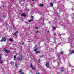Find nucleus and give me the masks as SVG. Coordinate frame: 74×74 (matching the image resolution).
Masks as SVG:
<instances>
[{"label":"nucleus","mask_w":74,"mask_h":74,"mask_svg":"<svg viewBox=\"0 0 74 74\" xmlns=\"http://www.w3.org/2000/svg\"><path fill=\"white\" fill-rule=\"evenodd\" d=\"M0 60H1V54H0Z\"/></svg>","instance_id":"nucleus-28"},{"label":"nucleus","mask_w":74,"mask_h":74,"mask_svg":"<svg viewBox=\"0 0 74 74\" xmlns=\"http://www.w3.org/2000/svg\"><path fill=\"white\" fill-rule=\"evenodd\" d=\"M23 1H24V0H23Z\"/></svg>","instance_id":"nucleus-39"},{"label":"nucleus","mask_w":74,"mask_h":74,"mask_svg":"<svg viewBox=\"0 0 74 74\" xmlns=\"http://www.w3.org/2000/svg\"><path fill=\"white\" fill-rule=\"evenodd\" d=\"M61 69H63L64 68L63 67H61Z\"/></svg>","instance_id":"nucleus-29"},{"label":"nucleus","mask_w":74,"mask_h":74,"mask_svg":"<svg viewBox=\"0 0 74 74\" xmlns=\"http://www.w3.org/2000/svg\"><path fill=\"white\" fill-rule=\"evenodd\" d=\"M38 63H40V59H39L38 60Z\"/></svg>","instance_id":"nucleus-25"},{"label":"nucleus","mask_w":74,"mask_h":74,"mask_svg":"<svg viewBox=\"0 0 74 74\" xmlns=\"http://www.w3.org/2000/svg\"><path fill=\"white\" fill-rule=\"evenodd\" d=\"M14 60H15V59H16V56L15 55L14 56Z\"/></svg>","instance_id":"nucleus-17"},{"label":"nucleus","mask_w":74,"mask_h":74,"mask_svg":"<svg viewBox=\"0 0 74 74\" xmlns=\"http://www.w3.org/2000/svg\"><path fill=\"white\" fill-rule=\"evenodd\" d=\"M53 29H56V28H55V27H53Z\"/></svg>","instance_id":"nucleus-21"},{"label":"nucleus","mask_w":74,"mask_h":74,"mask_svg":"<svg viewBox=\"0 0 74 74\" xmlns=\"http://www.w3.org/2000/svg\"><path fill=\"white\" fill-rule=\"evenodd\" d=\"M37 47V45H36L35 47V48H36Z\"/></svg>","instance_id":"nucleus-24"},{"label":"nucleus","mask_w":74,"mask_h":74,"mask_svg":"<svg viewBox=\"0 0 74 74\" xmlns=\"http://www.w3.org/2000/svg\"><path fill=\"white\" fill-rule=\"evenodd\" d=\"M63 52L62 51L60 53V54H61V55H63Z\"/></svg>","instance_id":"nucleus-20"},{"label":"nucleus","mask_w":74,"mask_h":74,"mask_svg":"<svg viewBox=\"0 0 74 74\" xmlns=\"http://www.w3.org/2000/svg\"><path fill=\"white\" fill-rule=\"evenodd\" d=\"M2 41H6V39H5V37L2 38L1 40V42H2Z\"/></svg>","instance_id":"nucleus-5"},{"label":"nucleus","mask_w":74,"mask_h":74,"mask_svg":"<svg viewBox=\"0 0 74 74\" xmlns=\"http://www.w3.org/2000/svg\"><path fill=\"white\" fill-rule=\"evenodd\" d=\"M1 8V7H0V9Z\"/></svg>","instance_id":"nucleus-37"},{"label":"nucleus","mask_w":74,"mask_h":74,"mask_svg":"<svg viewBox=\"0 0 74 74\" xmlns=\"http://www.w3.org/2000/svg\"><path fill=\"white\" fill-rule=\"evenodd\" d=\"M61 71H62V72L64 71V70L63 69H62Z\"/></svg>","instance_id":"nucleus-26"},{"label":"nucleus","mask_w":74,"mask_h":74,"mask_svg":"<svg viewBox=\"0 0 74 74\" xmlns=\"http://www.w3.org/2000/svg\"><path fill=\"white\" fill-rule=\"evenodd\" d=\"M40 52H41V51H37L36 52V53L37 54V53H40Z\"/></svg>","instance_id":"nucleus-11"},{"label":"nucleus","mask_w":74,"mask_h":74,"mask_svg":"<svg viewBox=\"0 0 74 74\" xmlns=\"http://www.w3.org/2000/svg\"><path fill=\"white\" fill-rule=\"evenodd\" d=\"M31 18H32V19H33V18H34L33 16H31Z\"/></svg>","instance_id":"nucleus-27"},{"label":"nucleus","mask_w":74,"mask_h":74,"mask_svg":"<svg viewBox=\"0 0 74 74\" xmlns=\"http://www.w3.org/2000/svg\"><path fill=\"white\" fill-rule=\"evenodd\" d=\"M0 21H1V22H2V21H3V19H1V20H0Z\"/></svg>","instance_id":"nucleus-30"},{"label":"nucleus","mask_w":74,"mask_h":74,"mask_svg":"<svg viewBox=\"0 0 74 74\" xmlns=\"http://www.w3.org/2000/svg\"><path fill=\"white\" fill-rule=\"evenodd\" d=\"M0 63L1 64H2V63H3V61L0 60Z\"/></svg>","instance_id":"nucleus-12"},{"label":"nucleus","mask_w":74,"mask_h":74,"mask_svg":"<svg viewBox=\"0 0 74 74\" xmlns=\"http://www.w3.org/2000/svg\"><path fill=\"white\" fill-rule=\"evenodd\" d=\"M19 74H25L24 72L22 71V70L21 69L19 71Z\"/></svg>","instance_id":"nucleus-2"},{"label":"nucleus","mask_w":74,"mask_h":74,"mask_svg":"<svg viewBox=\"0 0 74 74\" xmlns=\"http://www.w3.org/2000/svg\"><path fill=\"white\" fill-rule=\"evenodd\" d=\"M38 49V48H37V49H35L34 50V51H35V52L37 50V49Z\"/></svg>","instance_id":"nucleus-16"},{"label":"nucleus","mask_w":74,"mask_h":74,"mask_svg":"<svg viewBox=\"0 0 74 74\" xmlns=\"http://www.w3.org/2000/svg\"><path fill=\"white\" fill-rule=\"evenodd\" d=\"M33 19H31V20H29V22H31V21H33Z\"/></svg>","instance_id":"nucleus-15"},{"label":"nucleus","mask_w":74,"mask_h":74,"mask_svg":"<svg viewBox=\"0 0 74 74\" xmlns=\"http://www.w3.org/2000/svg\"><path fill=\"white\" fill-rule=\"evenodd\" d=\"M21 16H26V15H25V13H23L21 14Z\"/></svg>","instance_id":"nucleus-10"},{"label":"nucleus","mask_w":74,"mask_h":74,"mask_svg":"<svg viewBox=\"0 0 74 74\" xmlns=\"http://www.w3.org/2000/svg\"><path fill=\"white\" fill-rule=\"evenodd\" d=\"M30 66H31V68H32V69H33L35 70V68H34V67H33V65H32V64H31Z\"/></svg>","instance_id":"nucleus-8"},{"label":"nucleus","mask_w":74,"mask_h":74,"mask_svg":"<svg viewBox=\"0 0 74 74\" xmlns=\"http://www.w3.org/2000/svg\"><path fill=\"white\" fill-rule=\"evenodd\" d=\"M5 7L4 6H2V7H3H3Z\"/></svg>","instance_id":"nucleus-33"},{"label":"nucleus","mask_w":74,"mask_h":74,"mask_svg":"<svg viewBox=\"0 0 74 74\" xmlns=\"http://www.w3.org/2000/svg\"><path fill=\"white\" fill-rule=\"evenodd\" d=\"M3 17V18H5V16H4V15H3L2 16Z\"/></svg>","instance_id":"nucleus-22"},{"label":"nucleus","mask_w":74,"mask_h":74,"mask_svg":"<svg viewBox=\"0 0 74 74\" xmlns=\"http://www.w3.org/2000/svg\"><path fill=\"white\" fill-rule=\"evenodd\" d=\"M42 58H43V57H44V55H42Z\"/></svg>","instance_id":"nucleus-31"},{"label":"nucleus","mask_w":74,"mask_h":74,"mask_svg":"<svg viewBox=\"0 0 74 74\" xmlns=\"http://www.w3.org/2000/svg\"><path fill=\"white\" fill-rule=\"evenodd\" d=\"M18 33V31H17L16 32H15L14 34H13V35H14L15 36L17 37V36H18V35H16V34H17V33Z\"/></svg>","instance_id":"nucleus-6"},{"label":"nucleus","mask_w":74,"mask_h":74,"mask_svg":"<svg viewBox=\"0 0 74 74\" xmlns=\"http://www.w3.org/2000/svg\"><path fill=\"white\" fill-rule=\"evenodd\" d=\"M4 51L6 52V53H10V51L9 50H6V49H4Z\"/></svg>","instance_id":"nucleus-4"},{"label":"nucleus","mask_w":74,"mask_h":74,"mask_svg":"<svg viewBox=\"0 0 74 74\" xmlns=\"http://www.w3.org/2000/svg\"><path fill=\"white\" fill-rule=\"evenodd\" d=\"M47 33H49V31H47Z\"/></svg>","instance_id":"nucleus-32"},{"label":"nucleus","mask_w":74,"mask_h":74,"mask_svg":"<svg viewBox=\"0 0 74 74\" xmlns=\"http://www.w3.org/2000/svg\"><path fill=\"white\" fill-rule=\"evenodd\" d=\"M50 4L51 6V7H53V3H50Z\"/></svg>","instance_id":"nucleus-13"},{"label":"nucleus","mask_w":74,"mask_h":74,"mask_svg":"<svg viewBox=\"0 0 74 74\" xmlns=\"http://www.w3.org/2000/svg\"><path fill=\"white\" fill-rule=\"evenodd\" d=\"M13 63V62H10V64H12Z\"/></svg>","instance_id":"nucleus-19"},{"label":"nucleus","mask_w":74,"mask_h":74,"mask_svg":"<svg viewBox=\"0 0 74 74\" xmlns=\"http://www.w3.org/2000/svg\"><path fill=\"white\" fill-rule=\"evenodd\" d=\"M74 50H72L71 51V54H72V53H74Z\"/></svg>","instance_id":"nucleus-14"},{"label":"nucleus","mask_w":74,"mask_h":74,"mask_svg":"<svg viewBox=\"0 0 74 74\" xmlns=\"http://www.w3.org/2000/svg\"><path fill=\"white\" fill-rule=\"evenodd\" d=\"M15 66H16V67H17V64H16V63H15Z\"/></svg>","instance_id":"nucleus-23"},{"label":"nucleus","mask_w":74,"mask_h":74,"mask_svg":"<svg viewBox=\"0 0 74 74\" xmlns=\"http://www.w3.org/2000/svg\"><path fill=\"white\" fill-rule=\"evenodd\" d=\"M32 1H34V0H32Z\"/></svg>","instance_id":"nucleus-36"},{"label":"nucleus","mask_w":74,"mask_h":74,"mask_svg":"<svg viewBox=\"0 0 74 74\" xmlns=\"http://www.w3.org/2000/svg\"><path fill=\"white\" fill-rule=\"evenodd\" d=\"M9 41H14V40H13V39L10 38L9 39Z\"/></svg>","instance_id":"nucleus-9"},{"label":"nucleus","mask_w":74,"mask_h":74,"mask_svg":"<svg viewBox=\"0 0 74 74\" xmlns=\"http://www.w3.org/2000/svg\"><path fill=\"white\" fill-rule=\"evenodd\" d=\"M46 66L47 68H48L49 67V63L48 62H46Z\"/></svg>","instance_id":"nucleus-3"},{"label":"nucleus","mask_w":74,"mask_h":74,"mask_svg":"<svg viewBox=\"0 0 74 74\" xmlns=\"http://www.w3.org/2000/svg\"><path fill=\"white\" fill-rule=\"evenodd\" d=\"M23 44H24V43H23Z\"/></svg>","instance_id":"nucleus-35"},{"label":"nucleus","mask_w":74,"mask_h":74,"mask_svg":"<svg viewBox=\"0 0 74 74\" xmlns=\"http://www.w3.org/2000/svg\"><path fill=\"white\" fill-rule=\"evenodd\" d=\"M40 7H43L44 6V4H43L41 3L39 5Z\"/></svg>","instance_id":"nucleus-7"},{"label":"nucleus","mask_w":74,"mask_h":74,"mask_svg":"<svg viewBox=\"0 0 74 74\" xmlns=\"http://www.w3.org/2000/svg\"><path fill=\"white\" fill-rule=\"evenodd\" d=\"M22 59V56L21 54L18 55V57L17 58V60L18 61H21Z\"/></svg>","instance_id":"nucleus-1"},{"label":"nucleus","mask_w":74,"mask_h":74,"mask_svg":"<svg viewBox=\"0 0 74 74\" xmlns=\"http://www.w3.org/2000/svg\"><path fill=\"white\" fill-rule=\"evenodd\" d=\"M18 55V54H16V55Z\"/></svg>","instance_id":"nucleus-40"},{"label":"nucleus","mask_w":74,"mask_h":74,"mask_svg":"<svg viewBox=\"0 0 74 74\" xmlns=\"http://www.w3.org/2000/svg\"><path fill=\"white\" fill-rule=\"evenodd\" d=\"M38 31H37V32H36V33H38Z\"/></svg>","instance_id":"nucleus-34"},{"label":"nucleus","mask_w":74,"mask_h":74,"mask_svg":"<svg viewBox=\"0 0 74 74\" xmlns=\"http://www.w3.org/2000/svg\"><path fill=\"white\" fill-rule=\"evenodd\" d=\"M35 29H38V27H35Z\"/></svg>","instance_id":"nucleus-18"},{"label":"nucleus","mask_w":74,"mask_h":74,"mask_svg":"<svg viewBox=\"0 0 74 74\" xmlns=\"http://www.w3.org/2000/svg\"><path fill=\"white\" fill-rule=\"evenodd\" d=\"M58 44H59V45L60 44V43H58Z\"/></svg>","instance_id":"nucleus-38"}]
</instances>
